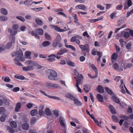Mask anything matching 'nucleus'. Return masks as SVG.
Here are the masks:
<instances>
[{
    "instance_id": "2eb2a0df",
    "label": "nucleus",
    "mask_w": 133,
    "mask_h": 133,
    "mask_svg": "<svg viewBox=\"0 0 133 133\" xmlns=\"http://www.w3.org/2000/svg\"><path fill=\"white\" fill-rule=\"evenodd\" d=\"M109 108L112 114H115L116 112L115 108L111 105L109 106Z\"/></svg>"
},
{
    "instance_id": "6e6d98bb",
    "label": "nucleus",
    "mask_w": 133,
    "mask_h": 133,
    "mask_svg": "<svg viewBox=\"0 0 133 133\" xmlns=\"http://www.w3.org/2000/svg\"><path fill=\"white\" fill-rule=\"evenodd\" d=\"M131 43H128L126 45V48L127 50H130L131 49Z\"/></svg>"
},
{
    "instance_id": "680f3d73",
    "label": "nucleus",
    "mask_w": 133,
    "mask_h": 133,
    "mask_svg": "<svg viewBox=\"0 0 133 133\" xmlns=\"http://www.w3.org/2000/svg\"><path fill=\"white\" fill-rule=\"evenodd\" d=\"M129 34L127 32H125L124 34V36L125 38H127L129 36Z\"/></svg>"
},
{
    "instance_id": "2f4dec72",
    "label": "nucleus",
    "mask_w": 133,
    "mask_h": 133,
    "mask_svg": "<svg viewBox=\"0 0 133 133\" xmlns=\"http://www.w3.org/2000/svg\"><path fill=\"white\" fill-rule=\"evenodd\" d=\"M119 42L122 47L124 46V45L126 44V42L124 41L123 39L121 38L119 39Z\"/></svg>"
},
{
    "instance_id": "39448f33",
    "label": "nucleus",
    "mask_w": 133,
    "mask_h": 133,
    "mask_svg": "<svg viewBox=\"0 0 133 133\" xmlns=\"http://www.w3.org/2000/svg\"><path fill=\"white\" fill-rule=\"evenodd\" d=\"M25 64L28 65L29 68H31V70L34 69V67L36 65V64L34 62L31 60H28L25 62Z\"/></svg>"
},
{
    "instance_id": "a18cd8bd",
    "label": "nucleus",
    "mask_w": 133,
    "mask_h": 133,
    "mask_svg": "<svg viewBox=\"0 0 133 133\" xmlns=\"http://www.w3.org/2000/svg\"><path fill=\"white\" fill-rule=\"evenodd\" d=\"M59 43L54 40L53 41L52 46L54 48L56 47L59 44Z\"/></svg>"
},
{
    "instance_id": "c756f323",
    "label": "nucleus",
    "mask_w": 133,
    "mask_h": 133,
    "mask_svg": "<svg viewBox=\"0 0 133 133\" xmlns=\"http://www.w3.org/2000/svg\"><path fill=\"white\" fill-rule=\"evenodd\" d=\"M66 62L67 64L70 66L72 67H74L75 66V64L74 63L71 61L70 60H67L66 61Z\"/></svg>"
},
{
    "instance_id": "0eeeda50",
    "label": "nucleus",
    "mask_w": 133,
    "mask_h": 133,
    "mask_svg": "<svg viewBox=\"0 0 133 133\" xmlns=\"http://www.w3.org/2000/svg\"><path fill=\"white\" fill-rule=\"evenodd\" d=\"M120 81L121 82V84L119 85V87L121 89V91L123 94H125V91L124 89V87L125 88V87H126L124 84L123 83V80L122 79Z\"/></svg>"
},
{
    "instance_id": "0e129e2a",
    "label": "nucleus",
    "mask_w": 133,
    "mask_h": 133,
    "mask_svg": "<svg viewBox=\"0 0 133 133\" xmlns=\"http://www.w3.org/2000/svg\"><path fill=\"white\" fill-rule=\"evenodd\" d=\"M57 14L58 15H60L63 16L64 17H67L66 16L65 14L62 12H58L57 13Z\"/></svg>"
},
{
    "instance_id": "4468645a",
    "label": "nucleus",
    "mask_w": 133,
    "mask_h": 133,
    "mask_svg": "<svg viewBox=\"0 0 133 133\" xmlns=\"http://www.w3.org/2000/svg\"><path fill=\"white\" fill-rule=\"evenodd\" d=\"M96 98L99 102H103V98L101 95L99 94H98L97 95Z\"/></svg>"
},
{
    "instance_id": "4d7b16f0",
    "label": "nucleus",
    "mask_w": 133,
    "mask_h": 133,
    "mask_svg": "<svg viewBox=\"0 0 133 133\" xmlns=\"http://www.w3.org/2000/svg\"><path fill=\"white\" fill-rule=\"evenodd\" d=\"M19 28V25L17 24H14L12 26V28L15 30H17Z\"/></svg>"
},
{
    "instance_id": "f3484780",
    "label": "nucleus",
    "mask_w": 133,
    "mask_h": 133,
    "mask_svg": "<svg viewBox=\"0 0 133 133\" xmlns=\"http://www.w3.org/2000/svg\"><path fill=\"white\" fill-rule=\"evenodd\" d=\"M112 98L113 100L116 103L119 104L120 103V101L119 99L116 97L115 95L112 96Z\"/></svg>"
},
{
    "instance_id": "c85d7f7f",
    "label": "nucleus",
    "mask_w": 133,
    "mask_h": 133,
    "mask_svg": "<svg viewBox=\"0 0 133 133\" xmlns=\"http://www.w3.org/2000/svg\"><path fill=\"white\" fill-rule=\"evenodd\" d=\"M43 8L42 7L39 8H31L32 10H34L36 12H38L41 10Z\"/></svg>"
},
{
    "instance_id": "09e8293b",
    "label": "nucleus",
    "mask_w": 133,
    "mask_h": 133,
    "mask_svg": "<svg viewBox=\"0 0 133 133\" xmlns=\"http://www.w3.org/2000/svg\"><path fill=\"white\" fill-rule=\"evenodd\" d=\"M6 115H3L0 118V120L2 122H4L5 119Z\"/></svg>"
},
{
    "instance_id": "1a4fd4ad",
    "label": "nucleus",
    "mask_w": 133,
    "mask_h": 133,
    "mask_svg": "<svg viewBox=\"0 0 133 133\" xmlns=\"http://www.w3.org/2000/svg\"><path fill=\"white\" fill-rule=\"evenodd\" d=\"M24 4L26 6H30L33 4L32 0H25L24 1Z\"/></svg>"
},
{
    "instance_id": "052dcab7",
    "label": "nucleus",
    "mask_w": 133,
    "mask_h": 133,
    "mask_svg": "<svg viewBox=\"0 0 133 133\" xmlns=\"http://www.w3.org/2000/svg\"><path fill=\"white\" fill-rule=\"evenodd\" d=\"M83 35L84 36H86L88 38H90V36L88 34L87 32L85 31L83 34Z\"/></svg>"
},
{
    "instance_id": "c9c22d12",
    "label": "nucleus",
    "mask_w": 133,
    "mask_h": 133,
    "mask_svg": "<svg viewBox=\"0 0 133 133\" xmlns=\"http://www.w3.org/2000/svg\"><path fill=\"white\" fill-rule=\"evenodd\" d=\"M2 79L5 82H9L10 81V79L9 77L8 76L6 77H2Z\"/></svg>"
},
{
    "instance_id": "603ef678",
    "label": "nucleus",
    "mask_w": 133,
    "mask_h": 133,
    "mask_svg": "<svg viewBox=\"0 0 133 133\" xmlns=\"http://www.w3.org/2000/svg\"><path fill=\"white\" fill-rule=\"evenodd\" d=\"M16 18L21 21L24 22L25 21V19L23 17L21 16H16Z\"/></svg>"
},
{
    "instance_id": "864d4df0",
    "label": "nucleus",
    "mask_w": 133,
    "mask_h": 133,
    "mask_svg": "<svg viewBox=\"0 0 133 133\" xmlns=\"http://www.w3.org/2000/svg\"><path fill=\"white\" fill-rule=\"evenodd\" d=\"M22 68L23 70L25 71H28L31 70V68H29L27 66V67L24 66L22 67Z\"/></svg>"
},
{
    "instance_id": "9b49d317",
    "label": "nucleus",
    "mask_w": 133,
    "mask_h": 133,
    "mask_svg": "<svg viewBox=\"0 0 133 133\" xmlns=\"http://www.w3.org/2000/svg\"><path fill=\"white\" fill-rule=\"evenodd\" d=\"M85 6L82 4H79L77 5L75 7L76 9H80L84 10L85 9Z\"/></svg>"
},
{
    "instance_id": "a19ab883",
    "label": "nucleus",
    "mask_w": 133,
    "mask_h": 133,
    "mask_svg": "<svg viewBox=\"0 0 133 133\" xmlns=\"http://www.w3.org/2000/svg\"><path fill=\"white\" fill-rule=\"evenodd\" d=\"M10 125L12 128H15L17 127V124L16 122L14 121H12L10 123Z\"/></svg>"
},
{
    "instance_id": "13d9d810",
    "label": "nucleus",
    "mask_w": 133,
    "mask_h": 133,
    "mask_svg": "<svg viewBox=\"0 0 133 133\" xmlns=\"http://www.w3.org/2000/svg\"><path fill=\"white\" fill-rule=\"evenodd\" d=\"M49 97L50 98L53 99L58 100H61V99L59 97H57L51 96H49Z\"/></svg>"
},
{
    "instance_id": "aec40b11",
    "label": "nucleus",
    "mask_w": 133,
    "mask_h": 133,
    "mask_svg": "<svg viewBox=\"0 0 133 133\" xmlns=\"http://www.w3.org/2000/svg\"><path fill=\"white\" fill-rule=\"evenodd\" d=\"M45 114L48 116H50L52 114L51 111L49 108H46L45 110Z\"/></svg>"
},
{
    "instance_id": "338daca9",
    "label": "nucleus",
    "mask_w": 133,
    "mask_h": 133,
    "mask_svg": "<svg viewBox=\"0 0 133 133\" xmlns=\"http://www.w3.org/2000/svg\"><path fill=\"white\" fill-rule=\"evenodd\" d=\"M97 8L101 10H103L104 9V7L101 6L100 4L97 5Z\"/></svg>"
},
{
    "instance_id": "6e6552de",
    "label": "nucleus",
    "mask_w": 133,
    "mask_h": 133,
    "mask_svg": "<svg viewBox=\"0 0 133 133\" xmlns=\"http://www.w3.org/2000/svg\"><path fill=\"white\" fill-rule=\"evenodd\" d=\"M58 119V121L60 123V125L62 126L65 127V120L64 118L62 117H59Z\"/></svg>"
},
{
    "instance_id": "c03bdc74",
    "label": "nucleus",
    "mask_w": 133,
    "mask_h": 133,
    "mask_svg": "<svg viewBox=\"0 0 133 133\" xmlns=\"http://www.w3.org/2000/svg\"><path fill=\"white\" fill-rule=\"evenodd\" d=\"M5 108L3 107L0 108V114L3 115L5 113Z\"/></svg>"
},
{
    "instance_id": "5fc2aeb1",
    "label": "nucleus",
    "mask_w": 133,
    "mask_h": 133,
    "mask_svg": "<svg viewBox=\"0 0 133 133\" xmlns=\"http://www.w3.org/2000/svg\"><path fill=\"white\" fill-rule=\"evenodd\" d=\"M118 64L116 63H115L113 65V68L115 70H117L118 69Z\"/></svg>"
},
{
    "instance_id": "20e7f679",
    "label": "nucleus",
    "mask_w": 133,
    "mask_h": 133,
    "mask_svg": "<svg viewBox=\"0 0 133 133\" xmlns=\"http://www.w3.org/2000/svg\"><path fill=\"white\" fill-rule=\"evenodd\" d=\"M79 46L82 51H85L87 52H89L90 47L88 44L79 45Z\"/></svg>"
},
{
    "instance_id": "a211bd4d",
    "label": "nucleus",
    "mask_w": 133,
    "mask_h": 133,
    "mask_svg": "<svg viewBox=\"0 0 133 133\" xmlns=\"http://www.w3.org/2000/svg\"><path fill=\"white\" fill-rule=\"evenodd\" d=\"M37 33L39 35H42L43 34V31L42 29L39 28L36 30Z\"/></svg>"
},
{
    "instance_id": "58836bf2",
    "label": "nucleus",
    "mask_w": 133,
    "mask_h": 133,
    "mask_svg": "<svg viewBox=\"0 0 133 133\" xmlns=\"http://www.w3.org/2000/svg\"><path fill=\"white\" fill-rule=\"evenodd\" d=\"M38 111L36 110H34L30 112V114L32 116H34L37 113Z\"/></svg>"
},
{
    "instance_id": "dca6fc26",
    "label": "nucleus",
    "mask_w": 133,
    "mask_h": 133,
    "mask_svg": "<svg viewBox=\"0 0 133 133\" xmlns=\"http://www.w3.org/2000/svg\"><path fill=\"white\" fill-rule=\"evenodd\" d=\"M97 90L98 92L100 93H103L104 91L103 87L101 85H99L97 86Z\"/></svg>"
},
{
    "instance_id": "5701e85b",
    "label": "nucleus",
    "mask_w": 133,
    "mask_h": 133,
    "mask_svg": "<svg viewBox=\"0 0 133 133\" xmlns=\"http://www.w3.org/2000/svg\"><path fill=\"white\" fill-rule=\"evenodd\" d=\"M50 44V42L48 41H45L43 42L42 45L43 47H46L49 46Z\"/></svg>"
},
{
    "instance_id": "cd10ccee",
    "label": "nucleus",
    "mask_w": 133,
    "mask_h": 133,
    "mask_svg": "<svg viewBox=\"0 0 133 133\" xmlns=\"http://www.w3.org/2000/svg\"><path fill=\"white\" fill-rule=\"evenodd\" d=\"M1 13L4 15H6L8 14L7 10L5 9L2 8L1 9Z\"/></svg>"
},
{
    "instance_id": "e2e57ef3",
    "label": "nucleus",
    "mask_w": 133,
    "mask_h": 133,
    "mask_svg": "<svg viewBox=\"0 0 133 133\" xmlns=\"http://www.w3.org/2000/svg\"><path fill=\"white\" fill-rule=\"evenodd\" d=\"M116 14V12H114L112 13L110 15V18L112 19L114 18L116 16H115Z\"/></svg>"
},
{
    "instance_id": "4be33fe9",
    "label": "nucleus",
    "mask_w": 133,
    "mask_h": 133,
    "mask_svg": "<svg viewBox=\"0 0 133 133\" xmlns=\"http://www.w3.org/2000/svg\"><path fill=\"white\" fill-rule=\"evenodd\" d=\"M14 77L16 79L22 80L24 79L25 78V77L23 76L19 75H15Z\"/></svg>"
},
{
    "instance_id": "ea45409f",
    "label": "nucleus",
    "mask_w": 133,
    "mask_h": 133,
    "mask_svg": "<svg viewBox=\"0 0 133 133\" xmlns=\"http://www.w3.org/2000/svg\"><path fill=\"white\" fill-rule=\"evenodd\" d=\"M7 19V17L4 16H2L0 17V20L2 21H6Z\"/></svg>"
},
{
    "instance_id": "e433bc0d",
    "label": "nucleus",
    "mask_w": 133,
    "mask_h": 133,
    "mask_svg": "<svg viewBox=\"0 0 133 133\" xmlns=\"http://www.w3.org/2000/svg\"><path fill=\"white\" fill-rule=\"evenodd\" d=\"M61 39V37L59 34H58L57 36L56 39L54 40L59 43Z\"/></svg>"
},
{
    "instance_id": "79ce46f5",
    "label": "nucleus",
    "mask_w": 133,
    "mask_h": 133,
    "mask_svg": "<svg viewBox=\"0 0 133 133\" xmlns=\"http://www.w3.org/2000/svg\"><path fill=\"white\" fill-rule=\"evenodd\" d=\"M112 120L116 122H118L119 120L117 117L115 115H112Z\"/></svg>"
},
{
    "instance_id": "9d476101",
    "label": "nucleus",
    "mask_w": 133,
    "mask_h": 133,
    "mask_svg": "<svg viewBox=\"0 0 133 133\" xmlns=\"http://www.w3.org/2000/svg\"><path fill=\"white\" fill-rule=\"evenodd\" d=\"M74 74L77 77L80 78L81 79H83V77L82 74L79 75V73L78 70L76 69H74Z\"/></svg>"
},
{
    "instance_id": "7c9ffc66",
    "label": "nucleus",
    "mask_w": 133,
    "mask_h": 133,
    "mask_svg": "<svg viewBox=\"0 0 133 133\" xmlns=\"http://www.w3.org/2000/svg\"><path fill=\"white\" fill-rule=\"evenodd\" d=\"M105 90L108 93V94L110 95H112L113 94V91L110 90L109 88L105 87Z\"/></svg>"
},
{
    "instance_id": "8fccbe9b",
    "label": "nucleus",
    "mask_w": 133,
    "mask_h": 133,
    "mask_svg": "<svg viewBox=\"0 0 133 133\" xmlns=\"http://www.w3.org/2000/svg\"><path fill=\"white\" fill-rule=\"evenodd\" d=\"M45 37L46 39L49 40H50L51 39V36L48 33H45Z\"/></svg>"
},
{
    "instance_id": "7ed1b4c3",
    "label": "nucleus",
    "mask_w": 133,
    "mask_h": 133,
    "mask_svg": "<svg viewBox=\"0 0 133 133\" xmlns=\"http://www.w3.org/2000/svg\"><path fill=\"white\" fill-rule=\"evenodd\" d=\"M46 71L48 78L49 79L53 80H56L57 74L55 71L51 69H48Z\"/></svg>"
},
{
    "instance_id": "4c0bfd02",
    "label": "nucleus",
    "mask_w": 133,
    "mask_h": 133,
    "mask_svg": "<svg viewBox=\"0 0 133 133\" xmlns=\"http://www.w3.org/2000/svg\"><path fill=\"white\" fill-rule=\"evenodd\" d=\"M74 103L79 106H81L82 105L81 103L76 98H75V99H74Z\"/></svg>"
},
{
    "instance_id": "f8f14e48",
    "label": "nucleus",
    "mask_w": 133,
    "mask_h": 133,
    "mask_svg": "<svg viewBox=\"0 0 133 133\" xmlns=\"http://www.w3.org/2000/svg\"><path fill=\"white\" fill-rule=\"evenodd\" d=\"M22 105L21 103L20 102H18L17 103L15 108V111L18 112L21 108Z\"/></svg>"
},
{
    "instance_id": "bb28decb",
    "label": "nucleus",
    "mask_w": 133,
    "mask_h": 133,
    "mask_svg": "<svg viewBox=\"0 0 133 133\" xmlns=\"http://www.w3.org/2000/svg\"><path fill=\"white\" fill-rule=\"evenodd\" d=\"M117 57L118 55L116 53H113L111 56V59L115 60L117 59Z\"/></svg>"
},
{
    "instance_id": "f704fd0d",
    "label": "nucleus",
    "mask_w": 133,
    "mask_h": 133,
    "mask_svg": "<svg viewBox=\"0 0 133 133\" xmlns=\"http://www.w3.org/2000/svg\"><path fill=\"white\" fill-rule=\"evenodd\" d=\"M90 66L91 68L94 70L95 74H98V71L97 68L95 65L94 64H92Z\"/></svg>"
},
{
    "instance_id": "72a5a7b5",
    "label": "nucleus",
    "mask_w": 133,
    "mask_h": 133,
    "mask_svg": "<svg viewBox=\"0 0 133 133\" xmlns=\"http://www.w3.org/2000/svg\"><path fill=\"white\" fill-rule=\"evenodd\" d=\"M31 54V52L29 51H27L25 53V55L26 58L28 59H30V56Z\"/></svg>"
},
{
    "instance_id": "412c9836",
    "label": "nucleus",
    "mask_w": 133,
    "mask_h": 133,
    "mask_svg": "<svg viewBox=\"0 0 133 133\" xmlns=\"http://www.w3.org/2000/svg\"><path fill=\"white\" fill-rule=\"evenodd\" d=\"M103 16H101V17H99L97 19H94L90 20L89 22H90L91 23H94L99 20H102L103 19Z\"/></svg>"
},
{
    "instance_id": "f257e3e1",
    "label": "nucleus",
    "mask_w": 133,
    "mask_h": 133,
    "mask_svg": "<svg viewBox=\"0 0 133 133\" xmlns=\"http://www.w3.org/2000/svg\"><path fill=\"white\" fill-rule=\"evenodd\" d=\"M15 55L16 56L15 60V63L17 65L22 66L23 65L19 61L23 62L25 61V59L23 57V54L22 51L19 50L16 51V53H13L11 54V56L13 57Z\"/></svg>"
},
{
    "instance_id": "3c124183",
    "label": "nucleus",
    "mask_w": 133,
    "mask_h": 133,
    "mask_svg": "<svg viewBox=\"0 0 133 133\" xmlns=\"http://www.w3.org/2000/svg\"><path fill=\"white\" fill-rule=\"evenodd\" d=\"M12 45V42H9L6 45V48L7 49H9L11 47Z\"/></svg>"
},
{
    "instance_id": "473e14b6",
    "label": "nucleus",
    "mask_w": 133,
    "mask_h": 133,
    "mask_svg": "<svg viewBox=\"0 0 133 133\" xmlns=\"http://www.w3.org/2000/svg\"><path fill=\"white\" fill-rule=\"evenodd\" d=\"M74 78L75 79L76 81V85H79L80 84L81 79H83L79 78H77L76 77H75Z\"/></svg>"
},
{
    "instance_id": "a878e982",
    "label": "nucleus",
    "mask_w": 133,
    "mask_h": 133,
    "mask_svg": "<svg viewBox=\"0 0 133 133\" xmlns=\"http://www.w3.org/2000/svg\"><path fill=\"white\" fill-rule=\"evenodd\" d=\"M35 22L38 24L39 25H41L42 24L43 21L38 18H36L35 19Z\"/></svg>"
},
{
    "instance_id": "b1692460",
    "label": "nucleus",
    "mask_w": 133,
    "mask_h": 133,
    "mask_svg": "<svg viewBox=\"0 0 133 133\" xmlns=\"http://www.w3.org/2000/svg\"><path fill=\"white\" fill-rule=\"evenodd\" d=\"M83 89L85 92H88L90 90V89L88 88V84H86L84 85L83 86Z\"/></svg>"
},
{
    "instance_id": "de8ad7c7",
    "label": "nucleus",
    "mask_w": 133,
    "mask_h": 133,
    "mask_svg": "<svg viewBox=\"0 0 133 133\" xmlns=\"http://www.w3.org/2000/svg\"><path fill=\"white\" fill-rule=\"evenodd\" d=\"M88 76L91 79H93L96 78L98 76V74H95V75L92 76L91 74H88Z\"/></svg>"
},
{
    "instance_id": "49530a36",
    "label": "nucleus",
    "mask_w": 133,
    "mask_h": 133,
    "mask_svg": "<svg viewBox=\"0 0 133 133\" xmlns=\"http://www.w3.org/2000/svg\"><path fill=\"white\" fill-rule=\"evenodd\" d=\"M94 121L96 124L98 126L101 127V125L102 123V122L101 121H100L99 122L97 120L95 119Z\"/></svg>"
},
{
    "instance_id": "37998d69",
    "label": "nucleus",
    "mask_w": 133,
    "mask_h": 133,
    "mask_svg": "<svg viewBox=\"0 0 133 133\" xmlns=\"http://www.w3.org/2000/svg\"><path fill=\"white\" fill-rule=\"evenodd\" d=\"M48 86L49 87H50L51 88V87H52L54 88H58V85L57 84H53L52 85H51V84L50 83H49L48 84Z\"/></svg>"
},
{
    "instance_id": "bf43d9fd",
    "label": "nucleus",
    "mask_w": 133,
    "mask_h": 133,
    "mask_svg": "<svg viewBox=\"0 0 133 133\" xmlns=\"http://www.w3.org/2000/svg\"><path fill=\"white\" fill-rule=\"evenodd\" d=\"M120 117L121 118H122L124 119V120H127L128 119L129 117L126 116L124 115H120Z\"/></svg>"
},
{
    "instance_id": "774afa93",
    "label": "nucleus",
    "mask_w": 133,
    "mask_h": 133,
    "mask_svg": "<svg viewBox=\"0 0 133 133\" xmlns=\"http://www.w3.org/2000/svg\"><path fill=\"white\" fill-rule=\"evenodd\" d=\"M127 3V5L129 6L130 7L132 4L131 0H127L126 1Z\"/></svg>"
},
{
    "instance_id": "6ab92c4d",
    "label": "nucleus",
    "mask_w": 133,
    "mask_h": 133,
    "mask_svg": "<svg viewBox=\"0 0 133 133\" xmlns=\"http://www.w3.org/2000/svg\"><path fill=\"white\" fill-rule=\"evenodd\" d=\"M8 31L10 33L11 35L12 36H14L17 33V31H14L10 28L8 29Z\"/></svg>"
},
{
    "instance_id": "393cba45",
    "label": "nucleus",
    "mask_w": 133,
    "mask_h": 133,
    "mask_svg": "<svg viewBox=\"0 0 133 133\" xmlns=\"http://www.w3.org/2000/svg\"><path fill=\"white\" fill-rule=\"evenodd\" d=\"M40 107L41 109L39 111V114L40 116H42L44 114V112L43 110L44 108V106L42 105Z\"/></svg>"
},
{
    "instance_id": "423d86ee",
    "label": "nucleus",
    "mask_w": 133,
    "mask_h": 133,
    "mask_svg": "<svg viewBox=\"0 0 133 133\" xmlns=\"http://www.w3.org/2000/svg\"><path fill=\"white\" fill-rule=\"evenodd\" d=\"M51 27L52 29H54L55 30L58 32H61L65 31L68 30V29H66L64 30L63 29H61L60 28L58 27L57 25H51Z\"/></svg>"
},
{
    "instance_id": "ddd939ff",
    "label": "nucleus",
    "mask_w": 133,
    "mask_h": 133,
    "mask_svg": "<svg viewBox=\"0 0 133 133\" xmlns=\"http://www.w3.org/2000/svg\"><path fill=\"white\" fill-rule=\"evenodd\" d=\"M21 127L23 129L27 130L29 129V126L28 123H25L22 125Z\"/></svg>"
},
{
    "instance_id": "69168bd1",
    "label": "nucleus",
    "mask_w": 133,
    "mask_h": 133,
    "mask_svg": "<svg viewBox=\"0 0 133 133\" xmlns=\"http://www.w3.org/2000/svg\"><path fill=\"white\" fill-rule=\"evenodd\" d=\"M20 88L19 87L14 88L12 89L13 91L15 92H17L19 91Z\"/></svg>"
},
{
    "instance_id": "f03ea898",
    "label": "nucleus",
    "mask_w": 133,
    "mask_h": 133,
    "mask_svg": "<svg viewBox=\"0 0 133 133\" xmlns=\"http://www.w3.org/2000/svg\"><path fill=\"white\" fill-rule=\"evenodd\" d=\"M68 51V50L65 48H62L57 53V55L52 54L50 55L48 57H50L48 58V60L50 62H52L55 61L54 58L53 57L56 58L58 59L60 58L61 57L59 56L63 55L66 52Z\"/></svg>"
}]
</instances>
